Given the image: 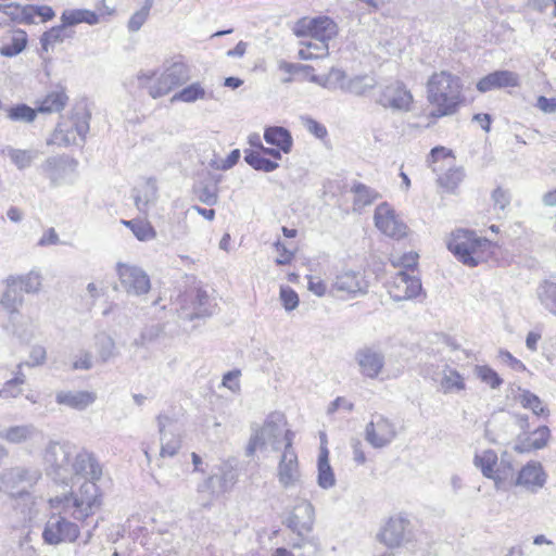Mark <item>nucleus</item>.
I'll list each match as a JSON object with an SVG mask.
<instances>
[{
	"instance_id": "nucleus-34",
	"label": "nucleus",
	"mask_w": 556,
	"mask_h": 556,
	"mask_svg": "<svg viewBox=\"0 0 556 556\" xmlns=\"http://www.w3.org/2000/svg\"><path fill=\"white\" fill-rule=\"evenodd\" d=\"M27 45V34L22 29H15L2 38L0 54L12 58L20 54Z\"/></svg>"
},
{
	"instance_id": "nucleus-35",
	"label": "nucleus",
	"mask_w": 556,
	"mask_h": 556,
	"mask_svg": "<svg viewBox=\"0 0 556 556\" xmlns=\"http://www.w3.org/2000/svg\"><path fill=\"white\" fill-rule=\"evenodd\" d=\"M264 140L273 147L280 148V150L286 154L291 151L293 146V139L290 131L281 126L265 128Z\"/></svg>"
},
{
	"instance_id": "nucleus-39",
	"label": "nucleus",
	"mask_w": 556,
	"mask_h": 556,
	"mask_svg": "<svg viewBox=\"0 0 556 556\" xmlns=\"http://www.w3.org/2000/svg\"><path fill=\"white\" fill-rule=\"evenodd\" d=\"M440 386L444 393L459 392L466 388L463 376L450 366L443 369Z\"/></svg>"
},
{
	"instance_id": "nucleus-2",
	"label": "nucleus",
	"mask_w": 556,
	"mask_h": 556,
	"mask_svg": "<svg viewBox=\"0 0 556 556\" xmlns=\"http://www.w3.org/2000/svg\"><path fill=\"white\" fill-rule=\"evenodd\" d=\"M98 480H85L76 492L50 498L52 508H62L76 520L84 521L92 516L102 504L101 493L97 485Z\"/></svg>"
},
{
	"instance_id": "nucleus-29",
	"label": "nucleus",
	"mask_w": 556,
	"mask_h": 556,
	"mask_svg": "<svg viewBox=\"0 0 556 556\" xmlns=\"http://www.w3.org/2000/svg\"><path fill=\"white\" fill-rule=\"evenodd\" d=\"M5 290L0 299V305L10 314L18 312L24 302L23 290L18 287V280L11 275L5 280Z\"/></svg>"
},
{
	"instance_id": "nucleus-16",
	"label": "nucleus",
	"mask_w": 556,
	"mask_h": 556,
	"mask_svg": "<svg viewBox=\"0 0 556 556\" xmlns=\"http://www.w3.org/2000/svg\"><path fill=\"white\" fill-rule=\"evenodd\" d=\"M156 421L161 442L160 457H173L181 447L180 425L176 419L163 414L156 417Z\"/></svg>"
},
{
	"instance_id": "nucleus-54",
	"label": "nucleus",
	"mask_w": 556,
	"mask_h": 556,
	"mask_svg": "<svg viewBox=\"0 0 556 556\" xmlns=\"http://www.w3.org/2000/svg\"><path fill=\"white\" fill-rule=\"evenodd\" d=\"M520 403L525 408L531 409L535 415H541L545 412L540 397L528 390L522 391Z\"/></svg>"
},
{
	"instance_id": "nucleus-25",
	"label": "nucleus",
	"mask_w": 556,
	"mask_h": 556,
	"mask_svg": "<svg viewBox=\"0 0 556 556\" xmlns=\"http://www.w3.org/2000/svg\"><path fill=\"white\" fill-rule=\"evenodd\" d=\"M519 86V75L508 70L494 71L477 83V90L484 93L494 89Z\"/></svg>"
},
{
	"instance_id": "nucleus-62",
	"label": "nucleus",
	"mask_w": 556,
	"mask_h": 556,
	"mask_svg": "<svg viewBox=\"0 0 556 556\" xmlns=\"http://www.w3.org/2000/svg\"><path fill=\"white\" fill-rule=\"evenodd\" d=\"M241 376V371L239 369H233L227 371L223 376L222 384L232 392H238L240 390L239 377Z\"/></svg>"
},
{
	"instance_id": "nucleus-15",
	"label": "nucleus",
	"mask_w": 556,
	"mask_h": 556,
	"mask_svg": "<svg viewBox=\"0 0 556 556\" xmlns=\"http://www.w3.org/2000/svg\"><path fill=\"white\" fill-rule=\"evenodd\" d=\"M238 481L235 465L226 460L218 467V472L211 475L198 485V492L210 493L213 497L229 492Z\"/></svg>"
},
{
	"instance_id": "nucleus-56",
	"label": "nucleus",
	"mask_w": 556,
	"mask_h": 556,
	"mask_svg": "<svg viewBox=\"0 0 556 556\" xmlns=\"http://www.w3.org/2000/svg\"><path fill=\"white\" fill-rule=\"evenodd\" d=\"M317 483L321 489L328 490L336 484L334 473L329 465H317Z\"/></svg>"
},
{
	"instance_id": "nucleus-43",
	"label": "nucleus",
	"mask_w": 556,
	"mask_h": 556,
	"mask_svg": "<svg viewBox=\"0 0 556 556\" xmlns=\"http://www.w3.org/2000/svg\"><path fill=\"white\" fill-rule=\"evenodd\" d=\"M377 86V81L369 75H357L349 78L345 92L357 97L365 96Z\"/></svg>"
},
{
	"instance_id": "nucleus-52",
	"label": "nucleus",
	"mask_w": 556,
	"mask_h": 556,
	"mask_svg": "<svg viewBox=\"0 0 556 556\" xmlns=\"http://www.w3.org/2000/svg\"><path fill=\"white\" fill-rule=\"evenodd\" d=\"M144 188L146 192L143 195L139 193L134 195L135 204L140 212H147L150 201H152L156 194V185L153 179H148Z\"/></svg>"
},
{
	"instance_id": "nucleus-58",
	"label": "nucleus",
	"mask_w": 556,
	"mask_h": 556,
	"mask_svg": "<svg viewBox=\"0 0 556 556\" xmlns=\"http://www.w3.org/2000/svg\"><path fill=\"white\" fill-rule=\"evenodd\" d=\"M280 300L282 302V306L288 312L295 309L299 305L298 293L288 286L280 288Z\"/></svg>"
},
{
	"instance_id": "nucleus-42",
	"label": "nucleus",
	"mask_w": 556,
	"mask_h": 556,
	"mask_svg": "<svg viewBox=\"0 0 556 556\" xmlns=\"http://www.w3.org/2000/svg\"><path fill=\"white\" fill-rule=\"evenodd\" d=\"M536 294L543 307L556 317V283L543 281L538 287Z\"/></svg>"
},
{
	"instance_id": "nucleus-38",
	"label": "nucleus",
	"mask_w": 556,
	"mask_h": 556,
	"mask_svg": "<svg viewBox=\"0 0 556 556\" xmlns=\"http://www.w3.org/2000/svg\"><path fill=\"white\" fill-rule=\"evenodd\" d=\"M351 191L354 193L353 207L355 211L372 204L380 198L378 191L363 182H355Z\"/></svg>"
},
{
	"instance_id": "nucleus-50",
	"label": "nucleus",
	"mask_w": 556,
	"mask_h": 556,
	"mask_svg": "<svg viewBox=\"0 0 556 556\" xmlns=\"http://www.w3.org/2000/svg\"><path fill=\"white\" fill-rule=\"evenodd\" d=\"M18 280V287L24 293H36L41 287V277L36 271H29L26 275L15 276Z\"/></svg>"
},
{
	"instance_id": "nucleus-10",
	"label": "nucleus",
	"mask_w": 556,
	"mask_h": 556,
	"mask_svg": "<svg viewBox=\"0 0 556 556\" xmlns=\"http://www.w3.org/2000/svg\"><path fill=\"white\" fill-rule=\"evenodd\" d=\"M294 433L287 430L285 433L283 452L277 466V478L283 489H291L302 484L298 454L293 448Z\"/></svg>"
},
{
	"instance_id": "nucleus-14",
	"label": "nucleus",
	"mask_w": 556,
	"mask_h": 556,
	"mask_svg": "<svg viewBox=\"0 0 556 556\" xmlns=\"http://www.w3.org/2000/svg\"><path fill=\"white\" fill-rule=\"evenodd\" d=\"M369 283L359 270L342 268L333 276L329 292L342 298L354 299L368 293Z\"/></svg>"
},
{
	"instance_id": "nucleus-49",
	"label": "nucleus",
	"mask_w": 556,
	"mask_h": 556,
	"mask_svg": "<svg viewBox=\"0 0 556 556\" xmlns=\"http://www.w3.org/2000/svg\"><path fill=\"white\" fill-rule=\"evenodd\" d=\"M475 374L482 382L488 384L491 389H498L503 383V379L490 366H476Z\"/></svg>"
},
{
	"instance_id": "nucleus-17",
	"label": "nucleus",
	"mask_w": 556,
	"mask_h": 556,
	"mask_svg": "<svg viewBox=\"0 0 556 556\" xmlns=\"http://www.w3.org/2000/svg\"><path fill=\"white\" fill-rule=\"evenodd\" d=\"M376 103L394 112H408L412 109L413 96L403 83L393 81L379 91Z\"/></svg>"
},
{
	"instance_id": "nucleus-40",
	"label": "nucleus",
	"mask_w": 556,
	"mask_h": 556,
	"mask_svg": "<svg viewBox=\"0 0 556 556\" xmlns=\"http://www.w3.org/2000/svg\"><path fill=\"white\" fill-rule=\"evenodd\" d=\"M67 100L64 91H52L39 102L37 113H58L64 109Z\"/></svg>"
},
{
	"instance_id": "nucleus-45",
	"label": "nucleus",
	"mask_w": 556,
	"mask_h": 556,
	"mask_svg": "<svg viewBox=\"0 0 556 556\" xmlns=\"http://www.w3.org/2000/svg\"><path fill=\"white\" fill-rule=\"evenodd\" d=\"M7 118L14 123L29 124L37 117V110L25 103H18L5 109Z\"/></svg>"
},
{
	"instance_id": "nucleus-46",
	"label": "nucleus",
	"mask_w": 556,
	"mask_h": 556,
	"mask_svg": "<svg viewBox=\"0 0 556 556\" xmlns=\"http://www.w3.org/2000/svg\"><path fill=\"white\" fill-rule=\"evenodd\" d=\"M96 350L102 363H106L115 355V342L106 333L96 336Z\"/></svg>"
},
{
	"instance_id": "nucleus-61",
	"label": "nucleus",
	"mask_w": 556,
	"mask_h": 556,
	"mask_svg": "<svg viewBox=\"0 0 556 556\" xmlns=\"http://www.w3.org/2000/svg\"><path fill=\"white\" fill-rule=\"evenodd\" d=\"M492 201L495 210L504 211L510 204V194L507 190L497 187L492 192Z\"/></svg>"
},
{
	"instance_id": "nucleus-23",
	"label": "nucleus",
	"mask_w": 556,
	"mask_h": 556,
	"mask_svg": "<svg viewBox=\"0 0 556 556\" xmlns=\"http://www.w3.org/2000/svg\"><path fill=\"white\" fill-rule=\"evenodd\" d=\"M72 476H79L86 480H100L102 477V468L96 455L85 448H76L71 463V477Z\"/></svg>"
},
{
	"instance_id": "nucleus-3",
	"label": "nucleus",
	"mask_w": 556,
	"mask_h": 556,
	"mask_svg": "<svg viewBox=\"0 0 556 556\" xmlns=\"http://www.w3.org/2000/svg\"><path fill=\"white\" fill-rule=\"evenodd\" d=\"M190 79V70L184 62H174L157 76L155 73L138 75L139 86L148 90L153 99L162 98L174 89L184 86Z\"/></svg>"
},
{
	"instance_id": "nucleus-7",
	"label": "nucleus",
	"mask_w": 556,
	"mask_h": 556,
	"mask_svg": "<svg viewBox=\"0 0 556 556\" xmlns=\"http://www.w3.org/2000/svg\"><path fill=\"white\" fill-rule=\"evenodd\" d=\"M40 478L41 472L38 468H8L0 475V491L12 497H21L28 494Z\"/></svg>"
},
{
	"instance_id": "nucleus-28",
	"label": "nucleus",
	"mask_w": 556,
	"mask_h": 556,
	"mask_svg": "<svg viewBox=\"0 0 556 556\" xmlns=\"http://www.w3.org/2000/svg\"><path fill=\"white\" fill-rule=\"evenodd\" d=\"M191 301L192 312L186 313L184 311V317L187 319H194L201 317L211 316L214 313L215 303L214 300L207 294V292L201 288L190 291L187 295Z\"/></svg>"
},
{
	"instance_id": "nucleus-63",
	"label": "nucleus",
	"mask_w": 556,
	"mask_h": 556,
	"mask_svg": "<svg viewBox=\"0 0 556 556\" xmlns=\"http://www.w3.org/2000/svg\"><path fill=\"white\" fill-rule=\"evenodd\" d=\"M307 279H308L307 288L315 295L324 296L327 293V291H328L327 283L324 280H321L319 277L307 276Z\"/></svg>"
},
{
	"instance_id": "nucleus-20",
	"label": "nucleus",
	"mask_w": 556,
	"mask_h": 556,
	"mask_svg": "<svg viewBox=\"0 0 556 556\" xmlns=\"http://www.w3.org/2000/svg\"><path fill=\"white\" fill-rule=\"evenodd\" d=\"M395 437V425L382 415H374L365 429V440L375 448L389 445Z\"/></svg>"
},
{
	"instance_id": "nucleus-27",
	"label": "nucleus",
	"mask_w": 556,
	"mask_h": 556,
	"mask_svg": "<svg viewBox=\"0 0 556 556\" xmlns=\"http://www.w3.org/2000/svg\"><path fill=\"white\" fill-rule=\"evenodd\" d=\"M97 400V394L87 390H61L55 393V402L59 405L83 412L92 405Z\"/></svg>"
},
{
	"instance_id": "nucleus-21",
	"label": "nucleus",
	"mask_w": 556,
	"mask_h": 556,
	"mask_svg": "<svg viewBox=\"0 0 556 556\" xmlns=\"http://www.w3.org/2000/svg\"><path fill=\"white\" fill-rule=\"evenodd\" d=\"M374 219L376 227L386 236L394 239H402L406 236V225L389 203L382 202L376 207Z\"/></svg>"
},
{
	"instance_id": "nucleus-41",
	"label": "nucleus",
	"mask_w": 556,
	"mask_h": 556,
	"mask_svg": "<svg viewBox=\"0 0 556 556\" xmlns=\"http://www.w3.org/2000/svg\"><path fill=\"white\" fill-rule=\"evenodd\" d=\"M67 25L62 23L45 31L40 37L41 49L48 52L50 47L63 42L66 38H71L73 34L67 31Z\"/></svg>"
},
{
	"instance_id": "nucleus-37",
	"label": "nucleus",
	"mask_w": 556,
	"mask_h": 556,
	"mask_svg": "<svg viewBox=\"0 0 556 556\" xmlns=\"http://www.w3.org/2000/svg\"><path fill=\"white\" fill-rule=\"evenodd\" d=\"M61 22L68 27L80 23L96 25L99 23V16L96 12L87 9H72L63 11Z\"/></svg>"
},
{
	"instance_id": "nucleus-48",
	"label": "nucleus",
	"mask_w": 556,
	"mask_h": 556,
	"mask_svg": "<svg viewBox=\"0 0 556 556\" xmlns=\"http://www.w3.org/2000/svg\"><path fill=\"white\" fill-rule=\"evenodd\" d=\"M153 7V0H144L142 8L136 11L129 18L127 27L129 31H138L147 22L150 10Z\"/></svg>"
},
{
	"instance_id": "nucleus-6",
	"label": "nucleus",
	"mask_w": 556,
	"mask_h": 556,
	"mask_svg": "<svg viewBox=\"0 0 556 556\" xmlns=\"http://www.w3.org/2000/svg\"><path fill=\"white\" fill-rule=\"evenodd\" d=\"M75 450L76 445L68 441H50L43 454L47 475L55 481L67 484Z\"/></svg>"
},
{
	"instance_id": "nucleus-22",
	"label": "nucleus",
	"mask_w": 556,
	"mask_h": 556,
	"mask_svg": "<svg viewBox=\"0 0 556 556\" xmlns=\"http://www.w3.org/2000/svg\"><path fill=\"white\" fill-rule=\"evenodd\" d=\"M389 294L396 302L416 299L419 295L425 296L420 279L403 270H400L394 276L389 287Z\"/></svg>"
},
{
	"instance_id": "nucleus-53",
	"label": "nucleus",
	"mask_w": 556,
	"mask_h": 556,
	"mask_svg": "<svg viewBox=\"0 0 556 556\" xmlns=\"http://www.w3.org/2000/svg\"><path fill=\"white\" fill-rule=\"evenodd\" d=\"M348 81L349 78L344 71L340 68H331L326 77L324 86L329 89H340L341 91L345 92Z\"/></svg>"
},
{
	"instance_id": "nucleus-55",
	"label": "nucleus",
	"mask_w": 556,
	"mask_h": 556,
	"mask_svg": "<svg viewBox=\"0 0 556 556\" xmlns=\"http://www.w3.org/2000/svg\"><path fill=\"white\" fill-rule=\"evenodd\" d=\"M27 12L29 15V24L35 22V17H40L41 22L50 21L54 17L55 13L49 5H27Z\"/></svg>"
},
{
	"instance_id": "nucleus-1",
	"label": "nucleus",
	"mask_w": 556,
	"mask_h": 556,
	"mask_svg": "<svg viewBox=\"0 0 556 556\" xmlns=\"http://www.w3.org/2000/svg\"><path fill=\"white\" fill-rule=\"evenodd\" d=\"M427 100L433 106L432 117L454 115L464 102L460 78L447 71L433 73L427 81Z\"/></svg>"
},
{
	"instance_id": "nucleus-33",
	"label": "nucleus",
	"mask_w": 556,
	"mask_h": 556,
	"mask_svg": "<svg viewBox=\"0 0 556 556\" xmlns=\"http://www.w3.org/2000/svg\"><path fill=\"white\" fill-rule=\"evenodd\" d=\"M39 433V430L33 424L17 425L0 430V439L12 444H22L33 440Z\"/></svg>"
},
{
	"instance_id": "nucleus-8",
	"label": "nucleus",
	"mask_w": 556,
	"mask_h": 556,
	"mask_svg": "<svg viewBox=\"0 0 556 556\" xmlns=\"http://www.w3.org/2000/svg\"><path fill=\"white\" fill-rule=\"evenodd\" d=\"M378 539L389 548L406 546L416 541L415 527L407 515L400 513L387 520Z\"/></svg>"
},
{
	"instance_id": "nucleus-5",
	"label": "nucleus",
	"mask_w": 556,
	"mask_h": 556,
	"mask_svg": "<svg viewBox=\"0 0 556 556\" xmlns=\"http://www.w3.org/2000/svg\"><path fill=\"white\" fill-rule=\"evenodd\" d=\"M286 425L285 416L279 413L270 414L264 421L262 427L256 424L251 426V437L249 439L245 455L252 457L256 450L264 448L267 444L271 446L274 451H278L281 447V443H285L283 430Z\"/></svg>"
},
{
	"instance_id": "nucleus-19",
	"label": "nucleus",
	"mask_w": 556,
	"mask_h": 556,
	"mask_svg": "<svg viewBox=\"0 0 556 556\" xmlns=\"http://www.w3.org/2000/svg\"><path fill=\"white\" fill-rule=\"evenodd\" d=\"M315 509L313 504L304 498H298L292 510L283 520V525L299 536H304L313 529Z\"/></svg>"
},
{
	"instance_id": "nucleus-13",
	"label": "nucleus",
	"mask_w": 556,
	"mask_h": 556,
	"mask_svg": "<svg viewBox=\"0 0 556 556\" xmlns=\"http://www.w3.org/2000/svg\"><path fill=\"white\" fill-rule=\"evenodd\" d=\"M77 167V160L67 154H60L46 159L39 168L52 187H59L74 182Z\"/></svg>"
},
{
	"instance_id": "nucleus-44",
	"label": "nucleus",
	"mask_w": 556,
	"mask_h": 556,
	"mask_svg": "<svg viewBox=\"0 0 556 556\" xmlns=\"http://www.w3.org/2000/svg\"><path fill=\"white\" fill-rule=\"evenodd\" d=\"M244 161L253 169L264 173H271L279 167L276 161L268 160L261 152L254 150L244 151Z\"/></svg>"
},
{
	"instance_id": "nucleus-18",
	"label": "nucleus",
	"mask_w": 556,
	"mask_h": 556,
	"mask_svg": "<svg viewBox=\"0 0 556 556\" xmlns=\"http://www.w3.org/2000/svg\"><path fill=\"white\" fill-rule=\"evenodd\" d=\"M117 275L122 288L130 295H142L151 288L148 274L136 265L117 263Z\"/></svg>"
},
{
	"instance_id": "nucleus-60",
	"label": "nucleus",
	"mask_w": 556,
	"mask_h": 556,
	"mask_svg": "<svg viewBox=\"0 0 556 556\" xmlns=\"http://www.w3.org/2000/svg\"><path fill=\"white\" fill-rule=\"evenodd\" d=\"M418 254L416 252H408L401 256L393 257L391 260L394 267H404L406 269H413L418 264Z\"/></svg>"
},
{
	"instance_id": "nucleus-64",
	"label": "nucleus",
	"mask_w": 556,
	"mask_h": 556,
	"mask_svg": "<svg viewBox=\"0 0 556 556\" xmlns=\"http://www.w3.org/2000/svg\"><path fill=\"white\" fill-rule=\"evenodd\" d=\"M276 251L279 256L276 258L277 265H287L290 264L294 254L287 247L281 243L279 240L275 243Z\"/></svg>"
},
{
	"instance_id": "nucleus-57",
	"label": "nucleus",
	"mask_w": 556,
	"mask_h": 556,
	"mask_svg": "<svg viewBox=\"0 0 556 556\" xmlns=\"http://www.w3.org/2000/svg\"><path fill=\"white\" fill-rule=\"evenodd\" d=\"M197 198L205 205H215L218 202V194L216 187L200 186L195 189Z\"/></svg>"
},
{
	"instance_id": "nucleus-9",
	"label": "nucleus",
	"mask_w": 556,
	"mask_h": 556,
	"mask_svg": "<svg viewBox=\"0 0 556 556\" xmlns=\"http://www.w3.org/2000/svg\"><path fill=\"white\" fill-rule=\"evenodd\" d=\"M338 31L337 23L326 15L301 18L294 27V34L298 37H311L319 41L321 53H328V41L334 38Z\"/></svg>"
},
{
	"instance_id": "nucleus-51",
	"label": "nucleus",
	"mask_w": 556,
	"mask_h": 556,
	"mask_svg": "<svg viewBox=\"0 0 556 556\" xmlns=\"http://www.w3.org/2000/svg\"><path fill=\"white\" fill-rule=\"evenodd\" d=\"M3 14L7 15L12 22L18 24H29V15L27 5L17 3H9L3 7Z\"/></svg>"
},
{
	"instance_id": "nucleus-11",
	"label": "nucleus",
	"mask_w": 556,
	"mask_h": 556,
	"mask_svg": "<svg viewBox=\"0 0 556 556\" xmlns=\"http://www.w3.org/2000/svg\"><path fill=\"white\" fill-rule=\"evenodd\" d=\"M89 119L90 114L86 110L75 111L68 119L58 124L51 143L65 147L77 144V137L84 142L89 131Z\"/></svg>"
},
{
	"instance_id": "nucleus-36",
	"label": "nucleus",
	"mask_w": 556,
	"mask_h": 556,
	"mask_svg": "<svg viewBox=\"0 0 556 556\" xmlns=\"http://www.w3.org/2000/svg\"><path fill=\"white\" fill-rule=\"evenodd\" d=\"M2 153L8 155L20 170L28 168L39 156V151L36 149H15L10 146L5 147Z\"/></svg>"
},
{
	"instance_id": "nucleus-4",
	"label": "nucleus",
	"mask_w": 556,
	"mask_h": 556,
	"mask_svg": "<svg viewBox=\"0 0 556 556\" xmlns=\"http://www.w3.org/2000/svg\"><path fill=\"white\" fill-rule=\"evenodd\" d=\"M491 241L477 236L472 230L457 229L447 241V249L464 265L476 267L485 261Z\"/></svg>"
},
{
	"instance_id": "nucleus-12",
	"label": "nucleus",
	"mask_w": 556,
	"mask_h": 556,
	"mask_svg": "<svg viewBox=\"0 0 556 556\" xmlns=\"http://www.w3.org/2000/svg\"><path fill=\"white\" fill-rule=\"evenodd\" d=\"M59 509L60 513L49 517L42 531V540L48 545L73 543L80 533L79 527L67 519L70 514H64L62 508Z\"/></svg>"
},
{
	"instance_id": "nucleus-47",
	"label": "nucleus",
	"mask_w": 556,
	"mask_h": 556,
	"mask_svg": "<svg viewBox=\"0 0 556 556\" xmlns=\"http://www.w3.org/2000/svg\"><path fill=\"white\" fill-rule=\"evenodd\" d=\"M465 177L462 168H448L443 175L438 177L439 185L447 192H454Z\"/></svg>"
},
{
	"instance_id": "nucleus-31",
	"label": "nucleus",
	"mask_w": 556,
	"mask_h": 556,
	"mask_svg": "<svg viewBox=\"0 0 556 556\" xmlns=\"http://www.w3.org/2000/svg\"><path fill=\"white\" fill-rule=\"evenodd\" d=\"M551 438V430L547 426L536 428L530 435L525 439H519V442L514 446L518 453H529L533 450L544 448Z\"/></svg>"
},
{
	"instance_id": "nucleus-30",
	"label": "nucleus",
	"mask_w": 556,
	"mask_h": 556,
	"mask_svg": "<svg viewBox=\"0 0 556 556\" xmlns=\"http://www.w3.org/2000/svg\"><path fill=\"white\" fill-rule=\"evenodd\" d=\"M498 463L497 454L493 450H485L481 454H476L473 464L479 468L482 475L492 479L495 482V486L498 489L502 483V478L498 472L495 471Z\"/></svg>"
},
{
	"instance_id": "nucleus-24",
	"label": "nucleus",
	"mask_w": 556,
	"mask_h": 556,
	"mask_svg": "<svg viewBox=\"0 0 556 556\" xmlns=\"http://www.w3.org/2000/svg\"><path fill=\"white\" fill-rule=\"evenodd\" d=\"M355 359L361 372L370 379L378 377L384 366V355L374 348L365 346L358 350Z\"/></svg>"
},
{
	"instance_id": "nucleus-32",
	"label": "nucleus",
	"mask_w": 556,
	"mask_h": 556,
	"mask_svg": "<svg viewBox=\"0 0 556 556\" xmlns=\"http://www.w3.org/2000/svg\"><path fill=\"white\" fill-rule=\"evenodd\" d=\"M213 92L208 91L200 81H194L185 86L175 92L170 98V102L194 103L199 100L212 99Z\"/></svg>"
},
{
	"instance_id": "nucleus-59",
	"label": "nucleus",
	"mask_w": 556,
	"mask_h": 556,
	"mask_svg": "<svg viewBox=\"0 0 556 556\" xmlns=\"http://www.w3.org/2000/svg\"><path fill=\"white\" fill-rule=\"evenodd\" d=\"M135 229L132 233L140 241H149L156 237V231L150 225V223L140 220L139 224L134 225Z\"/></svg>"
},
{
	"instance_id": "nucleus-26",
	"label": "nucleus",
	"mask_w": 556,
	"mask_h": 556,
	"mask_svg": "<svg viewBox=\"0 0 556 556\" xmlns=\"http://www.w3.org/2000/svg\"><path fill=\"white\" fill-rule=\"evenodd\" d=\"M545 482L546 475L542 465L538 462H529L520 469L514 484L536 492Z\"/></svg>"
}]
</instances>
